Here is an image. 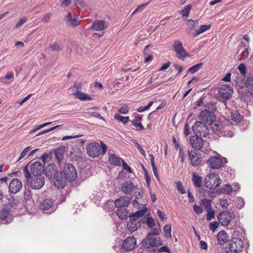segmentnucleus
<instances>
[{"label":"nucleus","mask_w":253,"mask_h":253,"mask_svg":"<svg viewBox=\"0 0 253 253\" xmlns=\"http://www.w3.org/2000/svg\"><path fill=\"white\" fill-rule=\"evenodd\" d=\"M52 15L51 13H47L45 15H43V18L42 19V21L44 23H47L49 22V19Z\"/></svg>","instance_id":"60"},{"label":"nucleus","mask_w":253,"mask_h":253,"mask_svg":"<svg viewBox=\"0 0 253 253\" xmlns=\"http://www.w3.org/2000/svg\"><path fill=\"white\" fill-rule=\"evenodd\" d=\"M208 163L209 164L210 168L213 169H217L222 166L223 161L217 156H211L209 159Z\"/></svg>","instance_id":"19"},{"label":"nucleus","mask_w":253,"mask_h":253,"mask_svg":"<svg viewBox=\"0 0 253 253\" xmlns=\"http://www.w3.org/2000/svg\"><path fill=\"white\" fill-rule=\"evenodd\" d=\"M232 219V213L228 211H221L217 216V219L219 222L224 226L228 225Z\"/></svg>","instance_id":"10"},{"label":"nucleus","mask_w":253,"mask_h":253,"mask_svg":"<svg viewBox=\"0 0 253 253\" xmlns=\"http://www.w3.org/2000/svg\"><path fill=\"white\" fill-rule=\"evenodd\" d=\"M11 221V212L3 207L0 210V222L2 224H7Z\"/></svg>","instance_id":"14"},{"label":"nucleus","mask_w":253,"mask_h":253,"mask_svg":"<svg viewBox=\"0 0 253 253\" xmlns=\"http://www.w3.org/2000/svg\"><path fill=\"white\" fill-rule=\"evenodd\" d=\"M147 211V208L137 211L135 213H131L129 216V217L136 218V220H138L139 217H142L146 213Z\"/></svg>","instance_id":"35"},{"label":"nucleus","mask_w":253,"mask_h":253,"mask_svg":"<svg viewBox=\"0 0 253 253\" xmlns=\"http://www.w3.org/2000/svg\"><path fill=\"white\" fill-rule=\"evenodd\" d=\"M211 200L208 199H203L201 201L200 205L204 206L205 208L207 211L206 215V219L210 221L214 217V211L211 209Z\"/></svg>","instance_id":"8"},{"label":"nucleus","mask_w":253,"mask_h":253,"mask_svg":"<svg viewBox=\"0 0 253 253\" xmlns=\"http://www.w3.org/2000/svg\"><path fill=\"white\" fill-rule=\"evenodd\" d=\"M121 162L122 163V167L124 169L126 170V171L129 173L132 172L131 168L125 162H124L123 160H122Z\"/></svg>","instance_id":"63"},{"label":"nucleus","mask_w":253,"mask_h":253,"mask_svg":"<svg viewBox=\"0 0 253 253\" xmlns=\"http://www.w3.org/2000/svg\"><path fill=\"white\" fill-rule=\"evenodd\" d=\"M28 166L29 165H27L23 169V173L26 180L27 182H29L31 188L36 190L42 188L45 182L44 177L42 175H31V173L28 169Z\"/></svg>","instance_id":"1"},{"label":"nucleus","mask_w":253,"mask_h":253,"mask_svg":"<svg viewBox=\"0 0 253 253\" xmlns=\"http://www.w3.org/2000/svg\"><path fill=\"white\" fill-rule=\"evenodd\" d=\"M136 245V241L134 237L126 238L123 243V248L126 252L132 251Z\"/></svg>","instance_id":"21"},{"label":"nucleus","mask_w":253,"mask_h":253,"mask_svg":"<svg viewBox=\"0 0 253 253\" xmlns=\"http://www.w3.org/2000/svg\"><path fill=\"white\" fill-rule=\"evenodd\" d=\"M88 114L89 115V116L96 118L100 120H104L103 117L100 114L97 112H88Z\"/></svg>","instance_id":"53"},{"label":"nucleus","mask_w":253,"mask_h":253,"mask_svg":"<svg viewBox=\"0 0 253 253\" xmlns=\"http://www.w3.org/2000/svg\"><path fill=\"white\" fill-rule=\"evenodd\" d=\"M149 3V2L143 3L140 5H139L136 9L133 11L132 14H134V13L136 12L137 11L139 10H142L145 7H146Z\"/></svg>","instance_id":"64"},{"label":"nucleus","mask_w":253,"mask_h":253,"mask_svg":"<svg viewBox=\"0 0 253 253\" xmlns=\"http://www.w3.org/2000/svg\"><path fill=\"white\" fill-rule=\"evenodd\" d=\"M134 189V185L130 180L126 181L121 185V190L126 194H131Z\"/></svg>","instance_id":"23"},{"label":"nucleus","mask_w":253,"mask_h":253,"mask_svg":"<svg viewBox=\"0 0 253 253\" xmlns=\"http://www.w3.org/2000/svg\"><path fill=\"white\" fill-rule=\"evenodd\" d=\"M203 66L202 63H198L196 65H195L189 68L188 70V73H191V74H194L197 72L199 70H200Z\"/></svg>","instance_id":"38"},{"label":"nucleus","mask_w":253,"mask_h":253,"mask_svg":"<svg viewBox=\"0 0 253 253\" xmlns=\"http://www.w3.org/2000/svg\"><path fill=\"white\" fill-rule=\"evenodd\" d=\"M194 133L197 135H200L201 137H206L209 133V129L208 126L205 123L197 121L192 127Z\"/></svg>","instance_id":"5"},{"label":"nucleus","mask_w":253,"mask_h":253,"mask_svg":"<svg viewBox=\"0 0 253 253\" xmlns=\"http://www.w3.org/2000/svg\"><path fill=\"white\" fill-rule=\"evenodd\" d=\"M246 84L250 94L245 96V100L247 98L249 100L253 98V78L248 79L246 82Z\"/></svg>","instance_id":"28"},{"label":"nucleus","mask_w":253,"mask_h":253,"mask_svg":"<svg viewBox=\"0 0 253 253\" xmlns=\"http://www.w3.org/2000/svg\"><path fill=\"white\" fill-rule=\"evenodd\" d=\"M130 220L127 223V228L129 231L133 232L137 230L141 226V221L136 220V218L130 217Z\"/></svg>","instance_id":"25"},{"label":"nucleus","mask_w":253,"mask_h":253,"mask_svg":"<svg viewBox=\"0 0 253 253\" xmlns=\"http://www.w3.org/2000/svg\"><path fill=\"white\" fill-rule=\"evenodd\" d=\"M157 214L162 221H164L166 220L167 218L166 217V214L160 210H158Z\"/></svg>","instance_id":"59"},{"label":"nucleus","mask_w":253,"mask_h":253,"mask_svg":"<svg viewBox=\"0 0 253 253\" xmlns=\"http://www.w3.org/2000/svg\"><path fill=\"white\" fill-rule=\"evenodd\" d=\"M192 181L196 188L201 187L202 185V178L196 172H194L192 174Z\"/></svg>","instance_id":"30"},{"label":"nucleus","mask_w":253,"mask_h":253,"mask_svg":"<svg viewBox=\"0 0 253 253\" xmlns=\"http://www.w3.org/2000/svg\"><path fill=\"white\" fill-rule=\"evenodd\" d=\"M148 237H149L150 239V244H151L152 247L158 246L159 245H160L159 242L157 241L155 237L152 236L151 233L148 234Z\"/></svg>","instance_id":"42"},{"label":"nucleus","mask_w":253,"mask_h":253,"mask_svg":"<svg viewBox=\"0 0 253 253\" xmlns=\"http://www.w3.org/2000/svg\"><path fill=\"white\" fill-rule=\"evenodd\" d=\"M192 7V5L190 4L187 5V6L184 7L183 9L180 11V13L183 16L187 17L189 14V12L190 10L191 9Z\"/></svg>","instance_id":"41"},{"label":"nucleus","mask_w":253,"mask_h":253,"mask_svg":"<svg viewBox=\"0 0 253 253\" xmlns=\"http://www.w3.org/2000/svg\"><path fill=\"white\" fill-rule=\"evenodd\" d=\"M222 191L224 194L230 195L233 191V188L231 185L226 184L222 186Z\"/></svg>","instance_id":"44"},{"label":"nucleus","mask_w":253,"mask_h":253,"mask_svg":"<svg viewBox=\"0 0 253 253\" xmlns=\"http://www.w3.org/2000/svg\"><path fill=\"white\" fill-rule=\"evenodd\" d=\"M185 154L182 147H179V157L180 159V162L183 164L185 160Z\"/></svg>","instance_id":"54"},{"label":"nucleus","mask_w":253,"mask_h":253,"mask_svg":"<svg viewBox=\"0 0 253 253\" xmlns=\"http://www.w3.org/2000/svg\"><path fill=\"white\" fill-rule=\"evenodd\" d=\"M221 134L222 136L228 137H231L234 135L233 131L227 128L224 129L221 132Z\"/></svg>","instance_id":"45"},{"label":"nucleus","mask_w":253,"mask_h":253,"mask_svg":"<svg viewBox=\"0 0 253 253\" xmlns=\"http://www.w3.org/2000/svg\"><path fill=\"white\" fill-rule=\"evenodd\" d=\"M200 118L203 121L211 125L213 124L215 118V116L213 112L209 110H205L201 112Z\"/></svg>","instance_id":"9"},{"label":"nucleus","mask_w":253,"mask_h":253,"mask_svg":"<svg viewBox=\"0 0 253 253\" xmlns=\"http://www.w3.org/2000/svg\"><path fill=\"white\" fill-rule=\"evenodd\" d=\"M77 98L79 99L82 101L89 100L91 101L92 100V98L87 94L82 92L80 91H77L73 94Z\"/></svg>","instance_id":"32"},{"label":"nucleus","mask_w":253,"mask_h":253,"mask_svg":"<svg viewBox=\"0 0 253 253\" xmlns=\"http://www.w3.org/2000/svg\"><path fill=\"white\" fill-rule=\"evenodd\" d=\"M173 50L175 52L177 58L179 59H184L189 56L188 53L183 46L181 41L175 40L172 46Z\"/></svg>","instance_id":"6"},{"label":"nucleus","mask_w":253,"mask_h":253,"mask_svg":"<svg viewBox=\"0 0 253 253\" xmlns=\"http://www.w3.org/2000/svg\"><path fill=\"white\" fill-rule=\"evenodd\" d=\"M27 21V18L26 17H23L20 19L19 22L16 24L15 27L16 28L20 27L23 24Z\"/></svg>","instance_id":"62"},{"label":"nucleus","mask_w":253,"mask_h":253,"mask_svg":"<svg viewBox=\"0 0 253 253\" xmlns=\"http://www.w3.org/2000/svg\"><path fill=\"white\" fill-rule=\"evenodd\" d=\"M190 143L193 148L196 150L201 149L204 145V140L201 137L198 135H195L191 137Z\"/></svg>","instance_id":"20"},{"label":"nucleus","mask_w":253,"mask_h":253,"mask_svg":"<svg viewBox=\"0 0 253 253\" xmlns=\"http://www.w3.org/2000/svg\"><path fill=\"white\" fill-rule=\"evenodd\" d=\"M44 167L42 164L39 162H36L30 166L31 175H42L44 171Z\"/></svg>","instance_id":"16"},{"label":"nucleus","mask_w":253,"mask_h":253,"mask_svg":"<svg viewBox=\"0 0 253 253\" xmlns=\"http://www.w3.org/2000/svg\"><path fill=\"white\" fill-rule=\"evenodd\" d=\"M231 119L236 123L240 122L243 117L237 111L232 112L231 114Z\"/></svg>","instance_id":"36"},{"label":"nucleus","mask_w":253,"mask_h":253,"mask_svg":"<svg viewBox=\"0 0 253 253\" xmlns=\"http://www.w3.org/2000/svg\"><path fill=\"white\" fill-rule=\"evenodd\" d=\"M122 160H123L122 159L117 157L114 154H110L109 156L108 161L109 163L114 166H120Z\"/></svg>","instance_id":"31"},{"label":"nucleus","mask_w":253,"mask_h":253,"mask_svg":"<svg viewBox=\"0 0 253 253\" xmlns=\"http://www.w3.org/2000/svg\"><path fill=\"white\" fill-rule=\"evenodd\" d=\"M116 212L120 219H126L127 217V210L126 208H118Z\"/></svg>","instance_id":"33"},{"label":"nucleus","mask_w":253,"mask_h":253,"mask_svg":"<svg viewBox=\"0 0 253 253\" xmlns=\"http://www.w3.org/2000/svg\"><path fill=\"white\" fill-rule=\"evenodd\" d=\"M221 183V180L214 173H211L208 175L204 180L205 186L211 189H215L220 185Z\"/></svg>","instance_id":"4"},{"label":"nucleus","mask_w":253,"mask_h":253,"mask_svg":"<svg viewBox=\"0 0 253 253\" xmlns=\"http://www.w3.org/2000/svg\"><path fill=\"white\" fill-rule=\"evenodd\" d=\"M45 173L50 180L55 178L58 175L57 167L54 164H49L45 169Z\"/></svg>","instance_id":"17"},{"label":"nucleus","mask_w":253,"mask_h":253,"mask_svg":"<svg viewBox=\"0 0 253 253\" xmlns=\"http://www.w3.org/2000/svg\"><path fill=\"white\" fill-rule=\"evenodd\" d=\"M142 222L146 223L150 228H153L155 226V221L152 217H145Z\"/></svg>","instance_id":"37"},{"label":"nucleus","mask_w":253,"mask_h":253,"mask_svg":"<svg viewBox=\"0 0 253 253\" xmlns=\"http://www.w3.org/2000/svg\"><path fill=\"white\" fill-rule=\"evenodd\" d=\"M61 175L64 177L67 180L73 181L77 177L76 169L73 165L70 163H66L64 165Z\"/></svg>","instance_id":"3"},{"label":"nucleus","mask_w":253,"mask_h":253,"mask_svg":"<svg viewBox=\"0 0 253 253\" xmlns=\"http://www.w3.org/2000/svg\"><path fill=\"white\" fill-rule=\"evenodd\" d=\"M177 189L181 194H184L185 193V190L181 182H179L177 183Z\"/></svg>","instance_id":"58"},{"label":"nucleus","mask_w":253,"mask_h":253,"mask_svg":"<svg viewBox=\"0 0 253 253\" xmlns=\"http://www.w3.org/2000/svg\"><path fill=\"white\" fill-rule=\"evenodd\" d=\"M237 202V207L238 208L242 209L244 207L245 203H244V200L243 199H242L241 198H238Z\"/></svg>","instance_id":"61"},{"label":"nucleus","mask_w":253,"mask_h":253,"mask_svg":"<svg viewBox=\"0 0 253 253\" xmlns=\"http://www.w3.org/2000/svg\"><path fill=\"white\" fill-rule=\"evenodd\" d=\"M153 101L149 102V104L146 106H141L138 109L137 111L138 112H143L145 111H146L150 108V107L153 105Z\"/></svg>","instance_id":"48"},{"label":"nucleus","mask_w":253,"mask_h":253,"mask_svg":"<svg viewBox=\"0 0 253 253\" xmlns=\"http://www.w3.org/2000/svg\"><path fill=\"white\" fill-rule=\"evenodd\" d=\"M69 157L72 162L77 163L82 162L83 161V152L80 149H73L69 154Z\"/></svg>","instance_id":"18"},{"label":"nucleus","mask_w":253,"mask_h":253,"mask_svg":"<svg viewBox=\"0 0 253 253\" xmlns=\"http://www.w3.org/2000/svg\"><path fill=\"white\" fill-rule=\"evenodd\" d=\"M51 180H53L55 185L60 188H63L66 184V181H67L64 176L60 177L58 175H57L56 177Z\"/></svg>","instance_id":"29"},{"label":"nucleus","mask_w":253,"mask_h":253,"mask_svg":"<svg viewBox=\"0 0 253 253\" xmlns=\"http://www.w3.org/2000/svg\"><path fill=\"white\" fill-rule=\"evenodd\" d=\"M189 159L194 166H198L201 162L199 155L194 151H188Z\"/></svg>","instance_id":"27"},{"label":"nucleus","mask_w":253,"mask_h":253,"mask_svg":"<svg viewBox=\"0 0 253 253\" xmlns=\"http://www.w3.org/2000/svg\"><path fill=\"white\" fill-rule=\"evenodd\" d=\"M128 107L126 105L123 106L119 110V112L122 114H126L128 112Z\"/></svg>","instance_id":"57"},{"label":"nucleus","mask_w":253,"mask_h":253,"mask_svg":"<svg viewBox=\"0 0 253 253\" xmlns=\"http://www.w3.org/2000/svg\"><path fill=\"white\" fill-rule=\"evenodd\" d=\"M193 210L194 212L197 214H200L203 212V210L201 208V207L195 204L193 206Z\"/></svg>","instance_id":"55"},{"label":"nucleus","mask_w":253,"mask_h":253,"mask_svg":"<svg viewBox=\"0 0 253 253\" xmlns=\"http://www.w3.org/2000/svg\"><path fill=\"white\" fill-rule=\"evenodd\" d=\"M67 23H68L69 25L72 27H75L80 24V22L77 18H73Z\"/></svg>","instance_id":"47"},{"label":"nucleus","mask_w":253,"mask_h":253,"mask_svg":"<svg viewBox=\"0 0 253 253\" xmlns=\"http://www.w3.org/2000/svg\"><path fill=\"white\" fill-rule=\"evenodd\" d=\"M219 226V223L217 221H213L210 223L209 227L210 230L214 232Z\"/></svg>","instance_id":"51"},{"label":"nucleus","mask_w":253,"mask_h":253,"mask_svg":"<svg viewBox=\"0 0 253 253\" xmlns=\"http://www.w3.org/2000/svg\"><path fill=\"white\" fill-rule=\"evenodd\" d=\"M130 203V198L127 196H122L116 200L114 204L118 208L127 207Z\"/></svg>","instance_id":"22"},{"label":"nucleus","mask_w":253,"mask_h":253,"mask_svg":"<svg viewBox=\"0 0 253 253\" xmlns=\"http://www.w3.org/2000/svg\"><path fill=\"white\" fill-rule=\"evenodd\" d=\"M131 125L136 127V130L137 131L144 129L143 126L140 123H135L134 121H131Z\"/></svg>","instance_id":"49"},{"label":"nucleus","mask_w":253,"mask_h":253,"mask_svg":"<svg viewBox=\"0 0 253 253\" xmlns=\"http://www.w3.org/2000/svg\"><path fill=\"white\" fill-rule=\"evenodd\" d=\"M233 90L230 85H222L218 89L219 96L224 100H228L233 93Z\"/></svg>","instance_id":"11"},{"label":"nucleus","mask_w":253,"mask_h":253,"mask_svg":"<svg viewBox=\"0 0 253 253\" xmlns=\"http://www.w3.org/2000/svg\"><path fill=\"white\" fill-rule=\"evenodd\" d=\"M39 208L43 211L51 209L50 212H53L55 210V208L54 209L53 201L49 198L41 201L40 203Z\"/></svg>","instance_id":"15"},{"label":"nucleus","mask_w":253,"mask_h":253,"mask_svg":"<svg viewBox=\"0 0 253 253\" xmlns=\"http://www.w3.org/2000/svg\"><path fill=\"white\" fill-rule=\"evenodd\" d=\"M24 198L25 200H30L32 198L31 191L29 189H26L24 193Z\"/></svg>","instance_id":"46"},{"label":"nucleus","mask_w":253,"mask_h":253,"mask_svg":"<svg viewBox=\"0 0 253 253\" xmlns=\"http://www.w3.org/2000/svg\"><path fill=\"white\" fill-rule=\"evenodd\" d=\"M244 247L243 241L240 238H234L229 244V250L231 252L239 253Z\"/></svg>","instance_id":"7"},{"label":"nucleus","mask_w":253,"mask_h":253,"mask_svg":"<svg viewBox=\"0 0 253 253\" xmlns=\"http://www.w3.org/2000/svg\"><path fill=\"white\" fill-rule=\"evenodd\" d=\"M114 118L123 123L124 124H126L129 120V117H123L118 114H116L114 115Z\"/></svg>","instance_id":"40"},{"label":"nucleus","mask_w":253,"mask_h":253,"mask_svg":"<svg viewBox=\"0 0 253 253\" xmlns=\"http://www.w3.org/2000/svg\"><path fill=\"white\" fill-rule=\"evenodd\" d=\"M150 241L149 237L147 236V238L143 240V246L147 249L152 247L151 244H150Z\"/></svg>","instance_id":"56"},{"label":"nucleus","mask_w":253,"mask_h":253,"mask_svg":"<svg viewBox=\"0 0 253 253\" xmlns=\"http://www.w3.org/2000/svg\"><path fill=\"white\" fill-rule=\"evenodd\" d=\"M8 178L7 177H4L0 178V188L6 187L7 186V180Z\"/></svg>","instance_id":"52"},{"label":"nucleus","mask_w":253,"mask_h":253,"mask_svg":"<svg viewBox=\"0 0 253 253\" xmlns=\"http://www.w3.org/2000/svg\"><path fill=\"white\" fill-rule=\"evenodd\" d=\"M211 27V25H203L201 26L199 30L196 31L195 34V37L198 36L199 35L207 31Z\"/></svg>","instance_id":"39"},{"label":"nucleus","mask_w":253,"mask_h":253,"mask_svg":"<svg viewBox=\"0 0 253 253\" xmlns=\"http://www.w3.org/2000/svg\"><path fill=\"white\" fill-rule=\"evenodd\" d=\"M19 204V201L13 196L10 195L7 198V201L3 205V207L12 212L16 209Z\"/></svg>","instance_id":"12"},{"label":"nucleus","mask_w":253,"mask_h":253,"mask_svg":"<svg viewBox=\"0 0 253 253\" xmlns=\"http://www.w3.org/2000/svg\"><path fill=\"white\" fill-rule=\"evenodd\" d=\"M31 149V147L30 146H28L25 148L21 153L20 157L17 160V162L20 161L23 158H24L27 154V153Z\"/></svg>","instance_id":"50"},{"label":"nucleus","mask_w":253,"mask_h":253,"mask_svg":"<svg viewBox=\"0 0 253 253\" xmlns=\"http://www.w3.org/2000/svg\"><path fill=\"white\" fill-rule=\"evenodd\" d=\"M65 149L66 148L64 146H61L53 150L55 159L59 164H60V163H61L63 160Z\"/></svg>","instance_id":"26"},{"label":"nucleus","mask_w":253,"mask_h":253,"mask_svg":"<svg viewBox=\"0 0 253 253\" xmlns=\"http://www.w3.org/2000/svg\"><path fill=\"white\" fill-rule=\"evenodd\" d=\"M164 232L165 236L167 238H170L171 237V226L169 224H167L164 226Z\"/></svg>","instance_id":"43"},{"label":"nucleus","mask_w":253,"mask_h":253,"mask_svg":"<svg viewBox=\"0 0 253 253\" xmlns=\"http://www.w3.org/2000/svg\"><path fill=\"white\" fill-rule=\"evenodd\" d=\"M7 186L9 192L15 194L21 190L22 188V183L20 179L14 178L12 179Z\"/></svg>","instance_id":"13"},{"label":"nucleus","mask_w":253,"mask_h":253,"mask_svg":"<svg viewBox=\"0 0 253 253\" xmlns=\"http://www.w3.org/2000/svg\"><path fill=\"white\" fill-rule=\"evenodd\" d=\"M107 26L105 25V21L101 20H96L93 22L90 29H93L96 31H102Z\"/></svg>","instance_id":"24"},{"label":"nucleus","mask_w":253,"mask_h":253,"mask_svg":"<svg viewBox=\"0 0 253 253\" xmlns=\"http://www.w3.org/2000/svg\"><path fill=\"white\" fill-rule=\"evenodd\" d=\"M101 146L97 142H92L88 144L86 147L87 155L92 158H96L100 155H104L107 150V145L101 141Z\"/></svg>","instance_id":"2"},{"label":"nucleus","mask_w":253,"mask_h":253,"mask_svg":"<svg viewBox=\"0 0 253 253\" xmlns=\"http://www.w3.org/2000/svg\"><path fill=\"white\" fill-rule=\"evenodd\" d=\"M217 238L219 243L223 244L227 240V234L224 231H221L217 234Z\"/></svg>","instance_id":"34"}]
</instances>
